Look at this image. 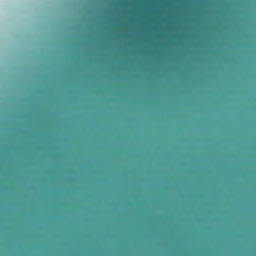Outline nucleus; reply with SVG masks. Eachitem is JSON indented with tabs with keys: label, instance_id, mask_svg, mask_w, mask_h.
<instances>
[{
	"label": "nucleus",
	"instance_id": "f257e3e1",
	"mask_svg": "<svg viewBox=\"0 0 256 256\" xmlns=\"http://www.w3.org/2000/svg\"><path fill=\"white\" fill-rule=\"evenodd\" d=\"M92 80H93V96H95L94 84L96 82V0H92Z\"/></svg>",
	"mask_w": 256,
	"mask_h": 256
},
{
	"label": "nucleus",
	"instance_id": "f03ea898",
	"mask_svg": "<svg viewBox=\"0 0 256 256\" xmlns=\"http://www.w3.org/2000/svg\"><path fill=\"white\" fill-rule=\"evenodd\" d=\"M94 250H93V254H94Z\"/></svg>",
	"mask_w": 256,
	"mask_h": 256
},
{
	"label": "nucleus",
	"instance_id": "7ed1b4c3",
	"mask_svg": "<svg viewBox=\"0 0 256 256\" xmlns=\"http://www.w3.org/2000/svg\"><path fill=\"white\" fill-rule=\"evenodd\" d=\"M100 17H96V18H97V21L98 20V18H99Z\"/></svg>",
	"mask_w": 256,
	"mask_h": 256
},
{
	"label": "nucleus",
	"instance_id": "20e7f679",
	"mask_svg": "<svg viewBox=\"0 0 256 256\" xmlns=\"http://www.w3.org/2000/svg\"><path fill=\"white\" fill-rule=\"evenodd\" d=\"M101 18H105L106 17L105 16H102Z\"/></svg>",
	"mask_w": 256,
	"mask_h": 256
},
{
	"label": "nucleus",
	"instance_id": "39448f33",
	"mask_svg": "<svg viewBox=\"0 0 256 256\" xmlns=\"http://www.w3.org/2000/svg\"><path fill=\"white\" fill-rule=\"evenodd\" d=\"M101 18H105L106 17L105 16H102Z\"/></svg>",
	"mask_w": 256,
	"mask_h": 256
},
{
	"label": "nucleus",
	"instance_id": "423d86ee",
	"mask_svg": "<svg viewBox=\"0 0 256 256\" xmlns=\"http://www.w3.org/2000/svg\"><path fill=\"white\" fill-rule=\"evenodd\" d=\"M101 18H105L106 17L105 16H102Z\"/></svg>",
	"mask_w": 256,
	"mask_h": 256
},
{
	"label": "nucleus",
	"instance_id": "0eeeda50",
	"mask_svg": "<svg viewBox=\"0 0 256 256\" xmlns=\"http://www.w3.org/2000/svg\"><path fill=\"white\" fill-rule=\"evenodd\" d=\"M111 18H113L114 17H113V16H112Z\"/></svg>",
	"mask_w": 256,
	"mask_h": 256
}]
</instances>
